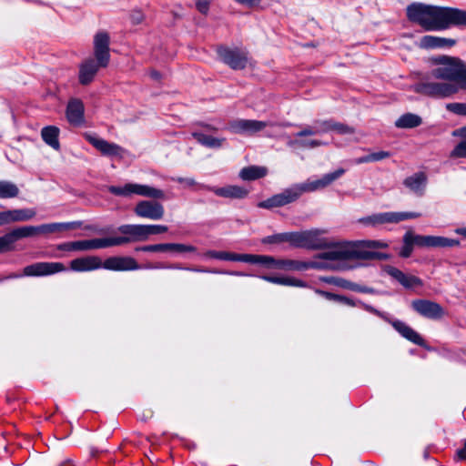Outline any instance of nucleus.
<instances>
[{
    "instance_id": "obj_35",
    "label": "nucleus",
    "mask_w": 466,
    "mask_h": 466,
    "mask_svg": "<svg viewBox=\"0 0 466 466\" xmlns=\"http://www.w3.org/2000/svg\"><path fill=\"white\" fill-rule=\"evenodd\" d=\"M422 119L420 116L412 113L401 115L395 122L398 128H413L420 126Z\"/></svg>"
},
{
    "instance_id": "obj_36",
    "label": "nucleus",
    "mask_w": 466,
    "mask_h": 466,
    "mask_svg": "<svg viewBox=\"0 0 466 466\" xmlns=\"http://www.w3.org/2000/svg\"><path fill=\"white\" fill-rule=\"evenodd\" d=\"M261 279L268 282L278 284V285H283V286H293V287H301V288H304L307 286V284L304 281L294 279V278L262 276Z\"/></svg>"
},
{
    "instance_id": "obj_37",
    "label": "nucleus",
    "mask_w": 466,
    "mask_h": 466,
    "mask_svg": "<svg viewBox=\"0 0 466 466\" xmlns=\"http://www.w3.org/2000/svg\"><path fill=\"white\" fill-rule=\"evenodd\" d=\"M206 256L221 259V260H228V261H240L245 262L246 259V254H238L233 252H227V251H216V250H209L206 253Z\"/></svg>"
},
{
    "instance_id": "obj_2",
    "label": "nucleus",
    "mask_w": 466,
    "mask_h": 466,
    "mask_svg": "<svg viewBox=\"0 0 466 466\" xmlns=\"http://www.w3.org/2000/svg\"><path fill=\"white\" fill-rule=\"evenodd\" d=\"M402 247L399 252L401 258H410L414 247L419 248H451L460 245V241L441 236H424L408 230L402 238Z\"/></svg>"
},
{
    "instance_id": "obj_33",
    "label": "nucleus",
    "mask_w": 466,
    "mask_h": 466,
    "mask_svg": "<svg viewBox=\"0 0 466 466\" xmlns=\"http://www.w3.org/2000/svg\"><path fill=\"white\" fill-rule=\"evenodd\" d=\"M58 136L59 128L55 126L45 127L41 131L43 140L56 150L60 148Z\"/></svg>"
},
{
    "instance_id": "obj_8",
    "label": "nucleus",
    "mask_w": 466,
    "mask_h": 466,
    "mask_svg": "<svg viewBox=\"0 0 466 466\" xmlns=\"http://www.w3.org/2000/svg\"><path fill=\"white\" fill-rule=\"evenodd\" d=\"M108 191L113 195L126 198L131 197L132 195L151 198L153 199H163L165 198L163 190L137 183H127L123 187L110 186Z\"/></svg>"
},
{
    "instance_id": "obj_14",
    "label": "nucleus",
    "mask_w": 466,
    "mask_h": 466,
    "mask_svg": "<svg viewBox=\"0 0 466 466\" xmlns=\"http://www.w3.org/2000/svg\"><path fill=\"white\" fill-rule=\"evenodd\" d=\"M39 234L38 226H25L13 229L0 237V253L13 249L14 243L20 238Z\"/></svg>"
},
{
    "instance_id": "obj_34",
    "label": "nucleus",
    "mask_w": 466,
    "mask_h": 466,
    "mask_svg": "<svg viewBox=\"0 0 466 466\" xmlns=\"http://www.w3.org/2000/svg\"><path fill=\"white\" fill-rule=\"evenodd\" d=\"M267 173L268 170L264 167L249 166L240 170L239 177L245 181H251L264 177Z\"/></svg>"
},
{
    "instance_id": "obj_58",
    "label": "nucleus",
    "mask_w": 466,
    "mask_h": 466,
    "mask_svg": "<svg viewBox=\"0 0 466 466\" xmlns=\"http://www.w3.org/2000/svg\"><path fill=\"white\" fill-rule=\"evenodd\" d=\"M438 42L440 45V48L451 47L456 44V40H454V39L440 37V36H438Z\"/></svg>"
},
{
    "instance_id": "obj_7",
    "label": "nucleus",
    "mask_w": 466,
    "mask_h": 466,
    "mask_svg": "<svg viewBox=\"0 0 466 466\" xmlns=\"http://www.w3.org/2000/svg\"><path fill=\"white\" fill-rule=\"evenodd\" d=\"M362 305H363V309L366 311L372 313V314L380 317L383 320L389 322L394 328V329L397 332H399L400 335L401 337H403L404 339H406L407 340L414 343L415 345L420 346V347L425 346V341L422 339V337L416 330H414L411 327H410L408 324H406L404 321H401L400 319H391L388 316L387 313L380 311L379 309H375L374 307H372L369 304H362Z\"/></svg>"
},
{
    "instance_id": "obj_29",
    "label": "nucleus",
    "mask_w": 466,
    "mask_h": 466,
    "mask_svg": "<svg viewBox=\"0 0 466 466\" xmlns=\"http://www.w3.org/2000/svg\"><path fill=\"white\" fill-rule=\"evenodd\" d=\"M66 117L73 125H80L84 121V105L81 100L74 98L68 102Z\"/></svg>"
},
{
    "instance_id": "obj_60",
    "label": "nucleus",
    "mask_w": 466,
    "mask_h": 466,
    "mask_svg": "<svg viewBox=\"0 0 466 466\" xmlns=\"http://www.w3.org/2000/svg\"><path fill=\"white\" fill-rule=\"evenodd\" d=\"M175 180L180 184H185L189 187L197 185V182L192 177H177Z\"/></svg>"
},
{
    "instance_id": "obj_11",
    "label": "nucleus",
    "mask_w": 466,
    "mask_h": 466,
    "mask_svg": "<svg viewBox=\"0 0 466 466\" xmlns=\"http://www.w3.org/2000/svg\"><path fill=\"white\" fill-rule=\"evenodd\" d=\"M300 193L297 184L284 189L282 192L276 194L266 200L258 203L260 208L270 209L273 208H279L285 205L295 202L300 198Z\"/></svg>"
},
{
    "instance_id": "obj_31",
    "label": "nucleus",
    "mask_w": 466,
    "mask_h": 466,
    "mask_svg": "<svg viewBox=\"0 0 466 466\" xmlns=\"http://www.w3.org/2000/svg\"><path fill=\"white\" fill-rule=\"evenodd\" d=\"M6 225L13 222L28 221L35 217L36 212L33 208H20L4 211Z\"/></svg>"
},
{
    "instance_id": "obj_51",
    "label": "nucleus",
    "mask_w": 466,
    "mask_h": 466,
    "mask_svg": "<svg viewBox=\"0 0 466 466\" xmlns=\"http://www.w3.org/2000/svg\"><path fill=\"white\" fill-rule=\"evenodd\" d=\"M147 238L150 235L165 233L168 228L164 225H146Z\"/></svg>"
},
{
    "instance_id": "obj_23",
    "label": "nucleus",
    "mask_w": 466,
    "mask_h": 466,
    "mask_svg": "<svg viewBox=\"0 0 466 466\" xmlns=\"http://www.w3.org/2000/svg\"><path fill=\"white\" fill-rule=\"evenodd\" d=\"M275 268L284 269V270H306L309 268H327L329 265L325 262H303L299 260L292 259H276L275 258Z\"/></svg>"
},
{
    "instance_id": "obj_47",
    "label": "nucleus",
    "mask_w": 466,
    "mask_h": 466,
    "mask_svg": "<svg viewBox=\"0 0 466 466\" xmlns=\"http://www.w3.org/2000/svg\"><path fill=\"white\" fill-rule=\"evenodd\" d=\"M360 244V248H388V244L386 242L380 240H363V241H355Z\"/></svg>"
},
{
    "instance_id": "obj_9",
    "label": "nucleus",
    "mask_w": 466,
    "mask_h": 466,
    "mask_svg": "<svg viewBox=\"0 0 466 466\" xmlns=\"http://www.w3.org/2000/svg\"><path fill=\"white\" fill-rule=\"evenodd\" d=\"M117 231L123 236L111 237L112 247L147 240L146 225L125 224L118 227Z\"/></svg>"
},
{
    "instance_id": "obj_54",
    "label": "nucleus",
    "mask_w": 466,
    "mask_h": 466,
    "mask_svg": "<svg viewBox=\"0 0 466 466\" xmlns=\"http://www.w3.org/2000/svg\"><path fill=\"white\" fill-rule=\"evenodd\" d=\"M209 1L208 0H196V7L197 9L203 15H207L209 10Z\"/></svg>"
},
{
    "instance_id": "obj_21",
    "label": "nucleus",
    "mask_w": 466,
    "mask_h": 466,
    "mask_svg": "<svg viewBox=\"0 0 466 466\" xmlns=\"http://www.w3.org/2000/svg\"><path fill=\"white\" fill-rule=\"evenodd\" d=\"M69 268L75 272H86L104 268V265L97 256H85L71 260Z\"/></svg>"
},
{
    "instance_id": "obj_50",
    "label": "nucleus",
    "mask_w": 466,
    "mask_h": 466,
    "mask_svg": "<svg viewBox=\"0 0 466 466\" xmlns=\"http://www.w3.org/2000/svg\"><path fill=\"white\" fill-rule=\"evenodd\" d=\"M448 111L459 116H466V103H450L447 104Z\"/></svg>"
},
{
    "instance_id": "obj_57",
    "label": "nucleus",
    "mask_w": 466,
    "mask_h": 466,
    "mask_svg": "<svg viewBox=\"0 0 466 466\" xmlns=\"http://www.w3.org/2000/svg\"><path fill=\"white\" fill-rule=\"evenodd\" d=\"M57 249L62 251H77L76 241H70L59 244Z\"/></svg>"
},
{
    "instance_id": "obj_5",
    "label": "nucleus",
    "mask_w": 466,
    "mask_h": 466,
    "mask_svg": "<svg viewBox=\"0 0 466 466\" xmlns=\"http://www.w3.org/2000/svg\"><path fill=\"white\" fill-rule=\"evenodd\" d=\"M325 233L326 230L318 228L291 232V245L308 249L325 248L329 246V239L323 237Z\"/></svg>"
},
{
    "instance_id": "obj_24",
    "label": "nucleus",
    "mask_w": 466,
    "mask_h": 466,
    "mask_svg": "<svg viewBox=\"0 0 466 466\" xmlns=\"http://www.w3.org/2000/svg\"><path fill=\"white\" fill-rule=\"evenodd\" d=\"M137 251H145V252H164V251H173V252H195L197 248L192 245H186L181 243H160L154 245L143 246L136 248Z\"/></svg>"
},
{
    "instance_id": "obj_45",
    "label": "nucleus",
    "mask_w": 466,
    "mask_h": 466,
    "mask_svg": "<svg viewBox=\"0 0 466 466\" xmlns=\"http://www.w3.org/2000/svg\"><path fill=\"white\" fill-rule=\"evenodd\" d=\"M281 242H289L291 244V232L275 234L268 236L262 239V243L264 244H274Z\"/></svg>"
},
{
    "instance_id": "obj_25",
    "label": "nucleus",
    "mask_w": 466,
    "mask_h": 466,
    "mask_svg": "<svg viewBox=\"0 0 466 466\" xmlns=\"http://www.w3.org/2000/svg\"><path fill=\"white\" fill-rule=\"evenodd\" d=\"M427 184L428 177L422 171L416 172L403 180L405 187L419 197H422L425 194Z\"/></svg>"
},
{
    "instance_id": "obj_53",
    "label": "nucleus",
    "mask_w": 466,
    "mask_h": 466,
    "mask_svg": "<svg viewBox=\"0 0 466 466\" xmlns=\"http://www.w3.org/2000/svg\"><path fill=\"white\" fill-rule=\"evenodd\" d=\"M338 302L341 303V304H344L346 306H349V307H356L358 305H360L363 308L362 304H364L363 302H361L360 300L359 301H355V300H353L350 298H348V297H345V296H341V295L339 296Z\"/></svg>"
},
{
    "instance_id": "obj_15",
    "label": "nucleus",
    "mask_w": 466,
    "mask_h": 466,
    "mask_svg": "<svg viewBox=\"0 0 466 466\" xmlns=\"http://www.w3.org/2000/svg\"><path fill=\"white\" fill-rule=\"evenodd\" d=\"M66 268L61 262H36L24 268V276L43 277L63 272Z\"/></svg>"
},
{
    "instance_id": "obj_52",
    "label": "nucleus",
    "mask_w": 466,
    "mask_h": 466,
    "mask_svg": "<svg viewBox=\"0 0 466 466\" xmlns=\"http://www.w3.org/2000/svg\"><path fill=\"white\" fill-rule=\"evenodd\" d=\"M325 145H327L326 142H323L321 140H317V139L301 140L299 142V147H305V148H315V147L325 146Z\"/></svg>"
},
{
    "instance_id": "obj_13",
    "label": "nucleus",
    "mask_w": 466,
    "mask_h": 466,
    "mask_svg": "<svg viewBox=\"0 0 466 466\" xmlns=\"http://www.w3.org/2000/svg\"><path fill=\"white\" fill-rule=\"evenodd\" d=\"M420 316L430 319H441L446 315L445 309L437 302L430 299H414L410 304Z\"/></svg>"
},
{
    "instance_id": "obj_40",
    "label": "nucleus",
    "mask_w": 466,
    "mask_h": 466,
    "mask_svg": "<svg viewBox=\"0 0 466 466\" xmlns=\"http://www.w3.org/2000/svg\"><path fill=\"white\" fill-rule=\"evenodd\" d=\"M245 262L251 264H261L268 268H274L275 258L271 256L266 255L246 254Z\"/></svg>"
},
{
    "instance_id": "obj_56",
    "label": "nucleus",
    "mask_w": 466,
    "mask_h": 466,
    "mask_svg": "<svg viewBox=\"0 0 466 466\" xmlns=\"http://www.w3.org/2000/svg\"><path fill=\"white\" fill-rule=\"evenodd\" d=\"M370 155H371L372 162H378V161H380V160L390 157L391 156V153L389 151L381 150V151L370 153Z\"/></svg>"
},
{
    "instance_id": "obj_4",
    "label": "nucleus",
    "mask_w": 466,
    "mask_h": 466,
    "mask_svg": "<svg viewBox=\"0 0 466 466\" xmlns=\"http://www.w3.org/2000/svg\"><path fill=\"white\" fill-rule=\"evenodd\" d=\"M437 62L440 66L431 72V76L435 79L460 82L466 75V65L460 58L443 56Z\"/></svg>"
},
{
    "instance_id": "obj_44",
    "label": "nucleus",
    "mask_w": 466,
    "mask_h": 466,
    "mask_svg": "<svg viewBox=\"0 0 466 466\" xmlns=\"http://www.w3.org/2000/svg\"><path fill=\"white\" fill-rule=\"evenodd\" d=\"M388 258L389 255L385 253L360 248L359 260H386Z\"/></svg>"
},
{
    "instance_id": "obj_17",
    "label": "nucleus",
    "mask_w": 466,
    "mask_h": 466,
    "mask_svg": "<svg viewBox=\"0 0 466 466\" xmlns=\"http://www.w3.org/2000/svg\"><path fill=\"white\" fill-rule=\"evenodd\" d=\"M134 211L137 216L152 220L161 219L165 214L163 205L153 200H142L138 202Z\"/></svg>"
},
{
    "instance_id": "obj_19",
    "label": "nucleus",
    "mask_w": 466,
    "mask_h": 466,
    "mask_svg": "<svg viewBox=\"0 0 466 466\" xmlns=\"http://www.w3.org/2000/svg\"><path fill=\"white\" fill-rule=\"evenodd\" d=\"M94 49L96 59L101 66L106 67L110 59L109 35L106 33L99 32L95 35Z\"/></svg>"
},
{
    "instance_id": "obj_41",
    "label": "nucleus",
    "mask_w": 466,
    "mask_h": 466,
    "mask_svg": "<svg viewBox=\"0 0 466 466\" xmlns=\"http://www.w3.org/2000/svg\"><path fill=\"white\" fill-rule=\"evenodd\" d=\"M457 134L461 136L462 139L451 152V157L466 158V135L463 133V127L457 130Z\"/></svg>"
},
{
    "instance_id": "obj_59",
    "label": "nucleus",
    "mask_w": 466,
    "mask_h": 466,
    "mask_svg": "<svg viewBox=\"0 0 466 466\" xmlns=\"http://www.w3.org/2000/svg\"><path fill=\"white\" fill-rule=\"evenodd\" d=\"M317 293L322 295L325 299L329 300H333L338 302L339 296L338 294L330 293L328 291L317 290Z\"/></svg>"
},
{
    "instance_id": "obj_38",
    "label": "nucleus",
    "mask_w": 466,
    "mask_h": 466,
    "mask_svg": "<svg viewBox=\"0 0 466 466\" xmlns=\"http://www.w3.org/2000/svg\"><path fill=\"white\" fill-rule=\"evenodd\" d=\"M20 189L16 184L9 180H0V198H15Z\"/></svg>"
},
{
    "instance_id": "obj_18",
    "label": "nucleus",
    "mask_w": 466,
    "mask_h": 466,
    "mask_svg": "<svg viewBox=\"0 0 466 466\" xmlns=\"http://www.w3.org/2000/svg\"><path fill=\"white\" fill-rule=\"evenodd\" d=\"M198 187L200 189L209 190L218 197L225 198L242 199L248 195V190L247 188L238 185H228L222 187H216L200 184L198 185Z\"/></svg>"
},
{
    "instance_id": "obj_22",
    "label": "nucleus",
    "mask_w": 466,
    "mask_h": 466,
    "mask_svg": "<svg viewBox=\"0 0 466 466\" xmlns=\"http://www.w3.org/2000/svg\"><path fill=\"white\" fill-rule=\"evenodd\" d=\"M103 265L105 269L113 271H128L141 268L131 257H110L103 262Z\"/></svg>"
},
{
    "instance_id": "obj_27",
    "label": "nucleus",
    "mask_w": 466,
    "mask_h": 466,
    "mask_svg": "<svg viewBox=\"0 0 466 466\" xmlns=\"http://www.w3.org/2000/svg\"><path fill=\"white\" fill-rule=\"evenodd\" d=\"M86 138L93 147L105 156H119L123 152L122 147L115 143H110L105 139L93 136H87Z\"/></svg>"
},
{
    "instance_id": "obj_12",
    "label": "nucleus",
    "mask_w": 466,
    "mask_h": 466,
    "mask_svg": "<svg viewBox=\"0 0 466 466\" xmlns=\"http://www.w3.org/2000/svg\"><path fill=\"white\" fill-rule=\"evenodd\" d=\"M218 55L226 65L234 70L244 69L248 64V53L238 48L219 46Z\"/></svg>"
},
{
    "instance_id": "obj_49",
    "label": "nucleus",
    "mask_w": 466,
    "mask_h": 466,
    "mask_svg": "<svg viewBox=\"0 0 466 466\" xmlns=\"http://www.w3.org/2000/svg\"><path fill=\"white\" fill-rule=\"evenodd\" d=\"M332 131H335L340 135L355 133L354 127L348 126L346 124H343V123L336 122L334 120H333V124H332Z\"/></svg>"
},
{
    "instance_id": "obj_16",
    "label": "nucleus",
    "mask_w": 466,
    "mask_h": 466,
    "mask_svg": "<svg viewBox=\"0 0 466 466\" xmlns=\"http://www.w3.org/2000/svg\"><path fill=\"white\" fill-rule=\"evenodd\" d=\"M345 173V169L339 168L334 172L325 174L321 178L309 181L307 180L304 183L297 184L300 195L305 192H313L321 188H324L333 183L336 179L339 178Z\"/></svg>"
},
{
    "instance_id": "obj_43",
    "label": "nucleus",
    "mask_w": 466,
    "mask_h": 466,
    "mask_svg": "<svg viewBox=\"0 0 466 466\" xmlns=\"http://www.w3.org/2000/svg\"><path fill=\"white\" fill-rule=\"evenodd\" d=\"M144 268H149V269H153V268H168V269H185V270H191V271H196V272H215L214 270H209V269L184 268V267H182L178 263H176V264H167V265L161 264V263H158V264H156V265L149 264V265L144 266Z\"/></svg>"
},
{
    "instance_id": "obj_3",
    "label": "nucleus",
    "mask_w": 466,
    "mask_h": 466,
    "mask_svg": "<svg viewBox=\"0 0 466 466\" xmlns=\"http://www.w3.org/2000/svg\"><path fill=\"white\" fill-rule=\"evenodd\" d=\"M325 248L328 250L319 254L318 258L339 262V268H352L353 267L346 266L345 262L359 260L360 244L355 241L330 242L329 240V246Z\"/></svg>"
},
{
    "instance_id": "obj_20",
    "label": "nucleus",
    "mask_w": 466,
    "mask_h": 466,
    "mask_svg": "<svg viewBox=\"0 0 466 466\" xmlns=\"http://www.w3.org/2000/svg\"><path fill=\"white\" fill-rule=\"evenodd\" d=\"M268 124L265 121L254 120V119H237L229 124V128L236 134H247L252 135L261 131Z\"/></svg>"
},
{
    "instance_id": "obj_30",
    "label": "nucleus",
    "mask_w": 466,
    "mask_h": 466,
    "mask_svg": "<svg viewBox=\"0 0 466 466\" xmlns=\"http://www.w3.org/2000/svg\"><path fill=\"white\" fill-rule=\"evenodd\" d=\"M112 247L110 238L76 240L77 251H88Z\"/></svg>"
},
{
    "instance_id": "obj_55",
    "label": "nucleus",
    "mask_w": 466,
    "mask_h": 466,
    "mask_svg": "<svg viewBox=\"0 0 466 466\" xmlns=\"http://www.w3.org/2000/svg\"><path fill=\"white\" fill-rule=\"evenodd\" d=\"M318 135L315 126L314 127H306L305 128L301 129L298 133H296V137H309Z\"/></svg>"
},
{
    "instance_id": "obj_62",
    "label": "nucleus",
    "mask_w": 466,
    "mask_h": 466,
    "mask_svg": "<svg viewBox=\"0 0 466 466\" xmlns=\"http://www.w3.org/2000/svg\"><path fill=\"white\" fill-rule=\"evenodd\" d=\"M238 4L247 5V6H253L255 5H258L260 0H235Z\"/></svg>"
},
{
    "instance_id": "obj_26",
    "label": "nucleus",
    "mask_w": 466,
    "mask_h": 466,
    "mask_svg": "<svg viewBox=\"0 0 466 466\" xmlns=\"http://www.w3.org/2000/svg\"><path fill=\"white\" fill-rule=\"evenodd\" d=\"M386 272L406 289L423 286V282L420 278L405 274L397 268L388 267Z\"/></svg>"
},
{
    "instance_id": "obj_42",
    "label": "nucleus",
    "mask_w": 466,
    "mask_h": 466,
    "mask_svg": "<svg viewBox=\"0 0 466 466\" xmlns=\"http://www.w3.org/2000/svg\"><path fill=\"white\" fill-rule=\"evenodd\" d=\"M339 285L344 289H350V290H352L355 292L367 293V294H378L379 293V291H377L373 288L362 286V285H360V284H357L355 282H351L349 280H342L339 283Z\"/></svg>"
},
{
    "instance_id": "obj_28",
    "label": "nucleus",
    "mask_w": 466,
    "mask_h": 466,
    "mask_svg": "<svg viewBox=\"0 0 466 466\" xmlns=\"http://www.w3.org/2000/svg\"><path fill=\"white\" fill-rule=\"evenodd\" d=\"M100 67L102 66L99 65V62L97 60L96 62L93 58H89L82 63L79 68L80 84L84 86L90 84Z\"/></svg>"
},
{
    "instance_id": "obj_39",
    "label": "nucleus",
    "mask_w": 466,
    "mask_h": 466,
    "mask_svg": "<svg viewBox=\"0 0 466 466\" xmlns=\"http://www.w3.org/2000/svg\"><path fill=\"white\" fill-rule=\"evenodd\" d=\"M193 137L199 144L210 148L220 147L225 140L224 138H218L202 133H194Z\"/></svg>"
},
{
    "instance_id": "obj_1",
    "label": "nucleus",
    "mask_w": 466,
    "mask_h": 466,
    "mask_svg": "<svg viewBox=\"0 0 466 466\" xmlns=\"http://www.w3.org/2000/svg\"><path fill=\"white\" fill-rule=\"evenodd\" d=\"M407 17L426 31H440L452 25H466L465 10L422 3H413L408 5Z\"/></svg>"
},
{
    "instance_id": "obj_61",
    "label": "nucleus",
    "mask_w": 466,
    "mask_h": 466,
    "mask_svg": "<svg viewBox=\"0 0 466 466\" xmlns=\"http://www.w3.org/2000/svg\"><path fill=\"white\" fill-rule=\"evenodd\" d=\"M370 162H372V158H371V155L370 154L363 156V157H360L356 158L354 160V163L357 164V165L363 164V163H370Z\"/></svg>"
},
{
    "instance_id": "obj_10",
    "label": "nucleus",
    "mask_w": 466,
    "mask_h": 466,
    "mask_svg": "<svg viewBox=\"0 0 466 466\" xmlns=\"http://www.w3.org/2000/svg\"><path fill=\"white\" fill-rule=\"evenodd\" d=\"M421 215L418 212H383L362 218L360 221L369 226L399 223L403 220L418 218Z\"/></svg>"
},
{
    "instance_id": "obj_63",
    "label": "nucleus",
    "mask_w": 466,
    "mask_h": 466,
    "mask_svg": "<svg viewBox=\"0 0 466 466\" xmlns=\"http://www.w3.org/2000/svg\"><path fill=\"white\" fill-rule=\"evenodd\" d=\"M457 457L459 460H466V441L463 447L457 451Z\"/></svg>"
},
{
    "instance_id": "obj_6",
    "label": "nucleus",
    "mask_w": 466,
    "mask_h": 466,
    "mask_svg": "<svg viewBox=\"0 0 466 466\" xmlns=\"http://www.w3.org/2000/svg\"><path fill=\"white\" fill-rule=\"evenodd\" d=\"M410 89L421 96L432 98H445L457 93L459 87L451 83L432 82L423 79L411 86Z\"/></svg>"
},
{
    "instance_id": "obj_46",
    "label": "nucleus",
    "mask_w": 466,
    "mask_h": 466,
    "mask_svg": "<svg viewBox=\"0 0 466 466\" xmlns=\"http://www.w3.org/2000/svg\"><path fill=\"white\" fill-rule=\"evenodd\" d=\"M420 47L424 49H434V48H440V45L438 42V36L434 35H424L420 38Z\"/></svg>"
},
{
    "instance_id": "obj_64",
    "label": "nucleus",
    "mask_w": 466,
    "mask_h": 466,
    "mask_svg": "<svg viewBox=\"0 0 466 466\" xmlns=\"http://www.w3.org/2000/svg\"><path fill=\"white\" fill-rule=\"evenodd\" d=\"M150 76L152 79L154 80H159L161 78V75L159 72L156 71V70H152L150 72Z\"/></svg>"
},
{
    "instance_id": "obj_32",
    "label": "nucleus",
    "mask_w": 466,
    "mask_h": 466,
    "mask_svg": "<svg viewBox=\"0 0 466 466\" xmlns=\"http://www.w3.org/2000/svg\"><path fill=\"white\" fill-rule=\"evenodd\" d=\"M81 227L80 221H73V222H58V223H49V224H42L38 226L39 234H50L62 230H69L75 229Z\"/></svg>"
},
{
    "instance_id": "obj_48",
    "label": "nucleus",
    "mask_w": 466,
    "mask_h": 466,
    "mask_svg": "<svg viewBox=\"0 0 466 466\" xmlns=\"http://www.w3.org/2000/svg\"><path fill=\"white\" fill-rule=\"evenodd\" d=\"M333 119L316 120L315 127L318 135L332 131Z\"/></svg>"
}]
</instances>
